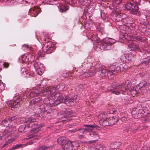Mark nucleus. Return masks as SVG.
I'll list each match as a JSON object with an SVG mask.
<instances>
[{
    "label": "nucleus",
    "mask_w": 150,
    "mask_h": 150,
    "mask_svg": "<svg viewBox=\"0 0 150 150\" xmlns=\"http://www.w3.org/2000/svg\"><path fill=\"white\" fill-rule=\"evenodd\" d=\"M58 89L55 87H52L50 89V94L53 99L55 103L58 105L60 103H63L64 98L62 94L58 92H56Z\"/></svg>",
    "instance_id": "f257e3e1"
},
{
    "label": "nucleus",
    "mask_w": 150,
    "mask_h": 150,
    "mask_svg": "<svg viewBox=\"0 0 150 150\" xmlns=\"http://www.w3.org/2000/svg\"><path fill=\"white\" fill-rule=\"evenodd\" d=\"M115 42V40L110 38L103 39L100 43V48L101 50H108L110 49L111 46Z\"/></svg>",
    "instance_id": "f03ea898"
},
{
    "label": "nucleus",
    "mask_w": 150,
    "mask_h": 150,
    "mask_svg": "<svg viewBox=\"0 0 150 150\" xmlns=\"http://www.w3.org/2000/svg\"><path fill=\"white\" fill-rule=\"evenodd\" d=\"M119 118L118 116H115L112 117H110L108 119V122L105 120V119L103 118L99 120V123L103 126H107L108 125H113L116 123L119 120Z\"/></svg>",
    "instance_id": "7ed1b4c3"
},
{
    "label": "nucleus",
    "mask_w": 150,
    "mask_h": 150,
    "mask_svg": "<svg viewBox=\"0 0 150 150\" xmlns=\"http://www.w3.org/2000/svg\"><path fill=\"white\" fill-rule=\"evenodd\" d=\"M55 49V45L51 41L45 42L44 43L42 47V50L48 54L51 53Z\"/></svg>",
    "instance_id": "20e7f679"
},
{
    "label": "nucleus",
    "mask_w": 150,
    "mask_h": 150,
    "mask_svg": "<svg viewBox=\"0 0 150 150\" xmlns=\"http://www.w3.org/2000/svg\"><path fill=\"white\" fill-rule=\"evenodd\" d=\"M125 89L126 91H129L130 92L133 94L137 92V90L136 89H134L135 86L134 84H132L129 81L127 80L125 81Z\"/></svg>",
    "instance_id": "39448f33"
},
{
    "label": "nucleus",
    "mask_w": 150,
    "mask_h": 150,
    "mask_svg": "<svg viewBox=\"0 0 150 150\" xmlns=\"http://www.w3.org/2000/svg\"><path fill=\"white\" fill-rule=\"evenodd\" d=\"M149 83H148V84ZM147 82L146 81H142L139 83L138 86L139 89H142L141 92L142 94L148 95L147 92L146 90V87H148V85H147V86L145 88L147 85Z\"/></svg>",
    "instance_id": "423d86ee"
},
{
    "label": "nucleus",
    "mask_w": 150,
    "mask_h": 150,
    "mask_svg": "<svg viewBox=\"0 0 150 150\" xmlns=\"http://www.w3.org/2000/svg\"><path fill=\"white\" fill-rule=\"evenodd\" d=\"M63 103L68 106H72L74 105V100L72 98H71L69 96H65L64 98Z\"/></svg>",
    "instance_id": "0eeeda50"
},
{
    "label": "nucleus",
    "mask_w": 150,
    "mask_h": 150,
    "mask_svg": "<svg viewBox=\"0 0 150 150\" xmlns=\"http://www.w3.org/2000/svg\"><path fill=\"white\" fill-rule=\"evenodd\" d=\"M33 141H29L24 144H18L11 147L10 149H9V150H14L16 149L20 148L21 147H23L28 145L32 144H33Z\"/></svg>",
    "instance_id": "6e6552de"
},
{
    "label": "nucleus",
    "mask_w": 150,
    "mask_h": 150,
    "mask_svg": "<svg viewBox=\"0 0 150 150\" xmlns=\"http://www.w3.org/2000/svg\"><path fill=\"white\" fill-rule=\"evenodd\" d=\"M129 43L130 44L128 45V48L130 50L140 51V48L137 45L133 43L132 41H130Z\"/></svg>",
    "instance_id": "1a4fd4ad"
},
{
    "label": "nucleus",
    "mask_w": 150,
    "mask_h": 150,
    "mask_svg": "<svg viewBox=\"0 0 150 150\" xmlns=\"http://www.w3.org/2000/svg\"><path fill=\"white\" fill-rule=\"evenodd\" d=\"M124 85L125 84L123 83H119L116 85L113 88L116 91H119L120 92V91H125V89Z\"/></svg>",
    "instance_id": "9d476101"
},
{
    "label": "nucleus",
    "mask_w": 150,
    "mask_h": 150,
    "mask_svg": "<svg viewBox=\"0 0 150 150\" xmlns=\"http://www.w3.org/2000/svg\"><path fill=\"white\" fill-rule=\"evenodd\" d=\"M33 128V130H32V132H35V133L38 132L40 130L39 129L40 127V126L38 125V122L37 121H35L32 125V126Z\"/></svg>",
    "instance_id": "9b49d317"
},
{
    "label": "nucleus",
    "mask_w": 150,
    "mask_h": 150,
    "mask_svg": "<svg viewBox=\"0 0 150 150\" xmlns=\"http://www.w3.org/2000/svg\"><path fill=\"white\" fill-rule=\"evenodd\" d=\"M85 126L87 127L85 129H80V130H81V132L84 133L86 131L88 132H90L92 131V128L95 127L93 125H84Z\"/></svg>",
    "instance_id": "f8f14e48"
},
{
    "label": "nucleus",
    "mask_w": 150,
    "mask_h": 150,
    "mask_svg": "<svg viewBox=\"0 0 150 150\" xmlns=\"http://www.w3.org/2000/svg\"><path fill=\"white\" fill-rule=\"evenodd\" d=\"M57 6L59 9V11L62 13L66 12L69 9V7L63 5L61 4H59Z\"/></svg>",
    "instance_id": "ddd939ff"
},
{
    "label": "nucleus",
    "mask_w": 150,
    "mask_h": 150,
    "mask_svg": "<svg viewBox=\"0 0 150 150\" xmlns=\"http://www.w3.org/2000/svg\"><path fill=\"white\" fill-rule=\"evenodd\" d=\"M139 9V8L138 6L135 4H134L131 10L130 11V12L131 14H135L138 11Z\"/></svg>",
    "instance_id": "4468645a"
},
{
    "label": "nucleus",
    "mask_w": 150,
    "mask_h": 150,
    "mask_svg": "<svg viewBox=\"0 0 150 150\" xmlns=\"http://www.w3.org/2000/svg\"><path fill=\"white\" fill-rule=\"evenodd\" d=\"M31 12L33 14V15L32 16L35 17H36L39 13L40 9L38 7H35L31 9Z\"/></svg>",
    "instance_id": "2eb2a0df"
},
{
    "label": "nucleus",
    "mask_w": 150,
    "mask_h": 150,
    "mask_svg": "<svg viewBox=\"0 0 150 150\" xmlns=\"http://www.w3.org/2000/svg\"><path fill=\"white\" fill-rule=\"evenodd\" d=\"M116 74V73H114L112 70L111 71L107 70L106 76H107L109 79H111L113 78L114 75Z\"/></svg>",
    "instance_id": "dca6fc26"
},
{
    "label": "nucleus",
    "mask_w": 150,
    "mask_h": 150,
    "mask_svg": "<svg viewBox=\"0 0 150 150\" xmlns=\"http://www.w3.org/2000/svg\"><path fill=\"white\" fill-rule=\"evenodd\" d=\"M122 1V0H113L112 4V6H113V8H111L118 9V8L116 7V6L120 4L121 3Z\"/></svg>",
    "instance_id": "f3484780"
},
{
    "label": "nucleus",
    "mask_w": 150,
    "mask_h": 150,
    "mask_svg": "<svg viewBox=\"0 0 150 150\" xmlns=\"http://www.w3.org/2000/svg\"><path fill=\"white\" fill-rule=\"evenodd\" d=\"M18 103V101H17V100H16V101H10L8 103V105L11 107V108H14L17 107L18 105H17Z\"/></svg>",
    "instance_id": "a211bd4d"
},
{
    "label": "nucleus",
    "mask_w": 150,
    "mask_h": 150,
    "mask_svg": "<svg viewBox=\"0 0 150 150\" xmlns=\"http://www.w3.org/2000/svg\"><path fill=\"white\" fill-rule=\"evenodd\" d=\"M138 110L139 114L138 115L139 118L144 117L146 116V113L143 109L142 108H141L140 109L138 108Z\"/></svg>",
    "instance_id": "6ab92c4d"
},
{
    "label": "nucleus",
    "mask_w": 150,
    "mask_h": 150,
    "mask_svg": "<svg viewBox=\"0 0 150 150\" xmlns=\"http://www.w3.org/2000/svg\"><path fill=\"white\" fill-rule=\"evenodd\" d=\"M138 112V108L133 109L131 113L132 116L135 118H139L138 115L139 114Z\"/></svg>",
    "instance_id": "aec40b11"
},
{
    "label": "nucleus",
    "mask_w": 150,
    "mask_h": 150,
    "mask_svg": "<svg viewBox=\"0 0 150 150\" xmlns=\"http://www.w3.org/2000/svg\"><path fill=\"white\" fill-rule=\"evenodd\" d=\"M111 86H109L108 87L107 90L108 91H111L112 93L115 94L116 95H118L120 93L119 91H116Z\"/></svg>",
    "instance_id": "412c9836"
},
{
    "label": "nucleus",
    "mask_w": 150,
    "mask_h": 150,
    "mask_svg": "<svg viewBox=\"0 0 150 150\" xmlns=\"http://www.w3.org/2000/svg\"><path fill=\"white\" fill-rule=\"evenodd\" d=\"M18 118V117L17 116H13L10 118L8 120H5L3 121L2 122L3 124H4V122L5 123L9 124V122H12V121Z\"/></svg>",
    "instance_id": "4be33fe9"
},
{
    "label": "nucleus",
    "mask_w": 150,
    "mask_h": 150,
    "mask_svg": "<svg viewBox=\"0 0 150 150\" xmlns=\"http://www.w3.org/2000/svg\"><path fill=\"white\" fill-rule=\"evenodd\" d=\"M41 100V99L40 97H36L35 98L32 99L30 102V104L31 105L35 104L37 103L38 102L40 101Z\"/></svg>",
    "instance_id": "5701e85b"
},
{
    "label": "nucleus",
    "mask_w": 150,
    "mask_h": 150,
    "mask_svg": "<svg viewBox=\"0 0 150 150\" xmlns=\"http://www.w3.org/2000/svg\"><path fill=\"white\" fill-rule=\"evenodd\" d=\"M118 14V11L116 10L113 11L112 13L111 18L113 20L116 21L117 19V16Z\"/></svg>",
    "instance_id": "b1692460"
},
{
    "label": "nucleus",
    "mask_w": 150,
    "mask_h": 150,
    "mask_svg": "<svg viewBox=\"0 0 150 150\" xmlns=\"http://www.w3.org/2000/svg\"><path fill=\"white\" fill-rule=\"evenodd\" d=\"M88 38L91 39L92 41L93 42H97L98 41V39L96 36L92 33L90 34Z\"/></svg>",
    "instance_id": "393cba45"
},
{
    "label": "nucleus",
    "mask_w": 150,
    "mask_h": 150,
    "mask_svg": "<svg viewBox=\"0 0 150 150\" xmlns=\"http://www.w3.org/2000/svg\"><path fill=\"white\" fill-rule=\"evenodd\" d=\"M34 67L36 70L42 68L44 67L42 64L40 63V62L36 61L34 64Z\"/></svg>",
    "instance_id": "a878e982"
},
{
    "label": "nucleus",
    "mask_w": 150,
    "mask_h": 150,
    "mask_svg": "<svg viewBox=\"0 0 150 150\" xmlns=\"http://www.w3.org/2000/svg\"><path fill=\"white\" fill-rule=\"evenodd\" d=\"M122 100L124 101L125 103L126 104H130L131 102L129 100L128 97L126 96H125L122 98Z\"/></svg>",
    "instance_id": "bb28decb"
},
{
    "label": "nucleus",
    "mask_w": 150,
    "mask_h": 150,
    "mask_svg": "<svg viewBox=\"0 0 150 150\" xmlns=\"http://www.w3.org/2000/svg\"><path fill=\"white\" fill-rule=\"evenodd\" d=\"M21 58L22 60V63L23 64L25 63H28L29 62V59L26 56L23 55L22 56Z\"/></svg>",
    "instance_id": "cd10ccee"
},
{
    "label": "nucleus",
    "mask_w": 150,
    "mask_h": 150,
    "mask_svg": "<svg viewBox=\"0 0 150 150\" xmlns=\"http://www.w3.org/2000/svg\"><path fill=\"white\" fill-rule=\"evenodd\" d=\"M39 91L38 90H33L30 93V97H33L39 94Z\"/></svg>",
    "instance_id": "c85d7f7f"
},
{
    "label": "nucleus",
    "mask_w": 150,
    "mask_h": 150,
    "mask_svg": "<svg viewBox=\"0 0 150 150\" xmlns=\"http://www.w3.org/2000/svg\"><path fill=\"white\" fill-rule=\"evenodd\" d=\"M112 67L114 69H113L112 70L114 73H117L120 71V68L118 66H113Z\"/></svg>",
    "instance_id": "c756f323"
},
{
    "label": "nucleus",
    "mask_w": 150,
    "mask_h": 150,
    "mask_svg": "<svg viewBox=\"0 0 150 150\" xmlns=\"http://www.w3.org/2000/svg\"><path fill=\"white\" fill-rule=\"evenodd\" d=\"M134 4L131 3H127L125 5V8L126 9L130 11Z\"/></svg>",
    "instance_id": "7c9ffc66"
},
{
    "label": "nucleus",
    "mask_w": 150,
    "mask_h": 150,
    "mask_svg": "<svg viewBox=\"0 0 150 150\" xmlns=\"http://www.w3.org/2000/svg\"><path fill=\"white\" fill-rule=\"evenodd\" d=\"M99 74L103 76H105L107 70L103 69L99 70L98 71Z\"/></svg>",
    "instance_id": "2f4dec72"
},
{
    "label": "nucleus",
    "mask_w": 150,
    "mask_h": 150,
    "mask_svg": "<svg viewBox=\"0 0 150 150\" xmlns=\"http://www.w3.org/2000/svg\"><path fill=\"white\" fill-rule=\"evenodd\" d=\"M36 121V119L33 117H29L26 121V122L28 123H31L34 122Z\"/></svg>",
    "instance_id": "473e14b6"
},
{
    "label": "nucleus",
    "mask_w": 150,
    "mask_h": 150,
    "mask_svg": "<svg viewBox=\"0 0 150 150\" xmlns=\"http://www.w3.org/2000/svg\"><path fill=\"white\" fill-rule=\"evenodd\" d=\"M44 67H42V68H40L38 69H37L36 70L37 73L39 75H41L44 72Z\"/></svg>",
    "instance_id": "72a5a7b5"
},
{
    "label": "nucleus",
    "mask_w": 150,
    "mask_h": 150,
    "mask_svg": "<svg viewBox=\"0 0 150 150\" xmlns=\"http://www.w3.org/2000/svg\"><path fill=\"white\" fill-rule=\"evenodd\" d=\"M72 74L73 73L70 72H68L67 73H64L63 74L62 76L65 78L71 77L72 76L71 74Z\"/></svg>",
    "instance_id": "f704fd0d"
},
{
    "label": "nucleus",
    "mask_w": 150,
    "mask_h": 150,
    "mask_svg": "<svg viewBox=\"0 0 150 150\" xmlns=\"http://www.w3.org/2000/svg\"><path fill=\"white\" fill-rule=\"evenodd\" d=\"M42 50L39 51L38 53V55L39 57H43L45 55V53Z\"/></svg>",
    "instance_id": "c9c22d12"
},
{
    "label": "nucleus",
    "mask_w": 150,
    "mask_h": 150,
    "mask_svg": "<svg viewBox=\"0 0 150 150\" xmlns=\"http://www.w3.org/2000/svg\"><path fill=\"white\" fill-rule=\"evenodd\" d=\"M122 16L123 14L121 13L120 11H118V14L117 16V19H116V21H120L121 20V17Z\"/></svg>",
    "instance_id": "e433bc0d"
},
{
    "label": "nucleus",
    "mask_w": 150,
    "mask_h": 150,
    "mask_svg": "<svg viewBox=\"0 0 150 150\" xmlns=\"http://www.w3.org/2000/svg\"><path fill=\"white\" fill-rule=\"evenodd\" d=\"M88 72L89 74L88 75V76H93L95 75L96 74V72L94 70L91 71V70H89L88 71Z\"/></svg>",
    "instance_id": "4c0bfd02"
},
{
    "label": "nucleus",
    "mask_w": 150,
    "mask_h": 150,
    "mask_svg": "<svg viewBox=\"0 0 150 150\" xmlns=\"http://www.w3.org/2000/svg\"><path fill=\"white\" fill-rule=\"evenodd\" d=\"M103 66L100 64H98L96 65L95 66V68H96V70L97 71H98L99 70H101L102 69Z\"/></svg>",
    "instance_id": "58836bf2"
},
{
    "label": "nucleus",
    "mask_w": 150,
    "mask_h": 150,
    "mask_svg": "<svg viewBox=\"0 0 150 150\" xmlns=\"http://www.w3.org/2000/svg\"><path fill=\"white\" fill-rule=\"evenodd\" d=\"M25 125L21 126L18 128V131L20 132H22L23 131L25 128Z\"/></svg>",
    "instance_id": "ea45409f"
},
{
    "label": "nucleus",
    "mask_w": 150,
    "mask_h": 150,
    "mask_svg": "<svg viewBox=\"0 0 150 150\" xmlns=\"http://www.w3.org/2000/svg\"><path fill=\"white\" fill-rule=\"evenodd\" d=\"M72 111L70 110H67L64 112L67 117L69 116V115L72 114Z\"/></svg>",
    "instance_id": "a19ab883"
},
{
    "label": "nucleus",
    "mask_w": 150,
    "mask_h": 150,
    "mask_svg": "<svg viewBox=\"0 0 150 150\" xmlns=\"http://www.w3.org/2000/svg\"><path fill=\"white\" fill-rule=\"evenodd\" d=\"M148 87H146V90L147 92V95L150 96V83H149L148 84Z\"/></svg>",
    "instance_id": "79ce46f5"
},
{
    "label": "nucleus",
    "mask_w": 150,
    "mask_h": 150,
    "mask_svg": "<svg viewBox=\"0 0 150 150\" xmlns=\"http://www.w3.org/2000/svg\"><path fill=\"white\" fill-rule=\"evenodd\" d=\"M128 59L129 61L130 60V62H132L134 60V57L131 54H129L128 56Z\"/></svg>",
    "instance_id": "37998d69"
},
{
    "label": "nucleus",
    "mask_w": 150,
    "mask_h": 150,
    "mask_svg": "<svg viewBox=\"0 0 150 150\" xmlns=\"http://www.w3.org/2000/svg\"><path fill=\"white\" fill-rule=\"evenodd\" d=\"M5 87L4 84L1 83H0V92H1L3 90H4Z\"/></svg>",
    "instance_id": "c03bdc74"
},
{
    "label": "nucleus",
    "mask_w": 150,
    "mask_h": 150,
    "mask_svg": "<svg viewBox=\"0 0 150 150\" xmlns=\"http://www.w3.org/2000/svg\"><path fill=\"white\" fill-rule=\"evenodd\" d=\"M133 39L140 42H142L143 40L140 37L138 36H135L134 38Z\"/></svg>",
    "instance_id": "a18cd8bd"
},
{
    "label": "nucleus",
    "mask_w": 150,
    "mask_h": 150,
    "mask_svg": "<svg viewBox=\"0 0 150 150\" xmlns=\"http://www.w3.org/2000/svg\"><path fill=\"white\" fill-rule=\"evenodd\" d=\"M80 129H74L72 130H70L69 131V133L74 132H76L77 131H79L81 132V130H79Z\"/></svg>",
    "instance_id": "49530a36"
},
{
    "label": "nucleus",
    "mask_w": 150,
    "mask_h": 150,
    "mask_svg": "<svg viewBox=\"0 0 150 150\" xmlns=\"http://www.w3.org/2000/svg\"><path fill=\"white\" fill-rule=\"evenodd\" d=\"M116 110L115 108L111 109H110L108 112H109V113L113 114L115 112H116Z\"/></svg>",
    "instance_id": "de8ad7c7"
},
{
    "label": "nucleus",
    "mask_w": 150,
    "mask_h": 150,
    "mask_svg": "<svg viewBox=\"0 0 150 150\" xmlns=\"http://www.w3.org/2000/svg\"><path fill=\"white\" fill-rule=\"evenodd\" d=\"M34 137V136L33 134H31L28 136L27 137L25 138L26 140H28L30 139L33 138Z\"/></svg>",
    "instance_id": "09e8293b"
},
{
    "label": "nucleus",
    "mask_w": 150,
    "mask_h": 150,
    "mask_svg": "<svg viewBox=\"0 0 150 150\" xmlns=\"http://www.w3.org/2000/svg\"><path fill=\"white\" fill-rule=\"evenodd\" d=\"M89 74H88V71H86L83 74V75H84V76L85 77H90V76H88V75Z\"/></svg>",
    "instance_id": "8fccbe9b"
},
{
    "label": "nucleus",
    "mask_w": 150,
    "mask_h": 150,
    "mask_svg": "<svg viewBox=\"0 0 150 150\" xmlns=\"http://www.w3.org/2000/svg\"><path fill=\"white\" fill-rule=\"evenodd\" d=\"M100 14L101 17L103 18H105L106 17V14L102 11H100Z\"/></svg>",
    "instance_id": "3c124183"
},
{
    "label": "nucleus",
    "mask_w": 150,
    "mask_h": 150,
    "mask_svg": "<svg viewBox=\"0 0 150 150\" xmlns=\"http://www.w3.org/2000/svg\"><path fill=\"white\" fill-rule=\"evenodd\" d=\"M51 147L50 146H42L41 147V148L42 149H46L48 148H50Z\"/></svg>",
    "instance_id": "603ef678"
},
{
    "label": "nucleus",
    "mask_w": 150,
    "mask_h": 150,
    "mask_svg": "<svg viewBox=\"0 0 150 150\" xmlns=\"http://www.w3.org/2000/svg\"><path fill=\"white\" fill-rule=\"evenodd\" d=\"M25 48L27 49H29V46L27 45H24L22 46V49L23 50H25Z\"/></svg>",
    "instance_id": "864d4df0"
},
{
    "label": "nucleus",
    "mask_w": 150,
    "mask_h": 150,
    "mask_svg": "<svg viewBox=\"0 0 150 150\" xmlns=\"http://www.w3.org/2000/svg\"><path fill=\"white\" fill-rule=\"evenodd\" d=\"M64 138H65L64 137H60L58 139L57 141H65L66 140Z\"/></svg>",
    "instance_id": "5fc2aeb1"
},
{
    "label": "nucleus",
    "mask_w": 150,
    "mask_h": 150,
    "mask_svg": "<svg viewBox=\"0 0 150 150\" xmlns=\"http://www.w3.org/2000/svg\"><path fill=\"white\" fill-rule=\"evenodd\" d=\"M18 138V136H16L14 137H13L12 138V140H15L16 139Z\"/></svg>",
    "instance_id": "6e6d98bb"
},
{
    "label": "nucleus",
    "mask_w": 150,
    "mask_h": 150,
    "mask_svg": "<svg viewBox=\"0 0 150 150\" xmlns=\"http://www.w3.org/2000/svg\"><path fill=\"white\" fill-rule=\"evenodd\" d=\"M84 136L83 135H80L79 136V138H80L81 139L82 138H83L84 137Z\"/></svg>",
    "instance_id": "4d7b16f0"
},
{
    "label": "nucleus",
    "mask_w": 150,
    "mask_h": 150,
    "mask_svg": "<svg viewBox=\"0 0 150 150\" xmlns=\"http://www.w3.org/2000/svg\"><path fill=\"white\" fill-rule=\"evenodd\" d=\"M135 24H134L132 23L131 24L130 26L131 27H134L135 26Z\"/></svg>",
    "instance_id": "13d9d810"
},
{
    "label": "nucleus",
    "mask_w": 150,
    "mask_h": 150,
    "mask_svg": "<svg viewBox=\"0 0 150 150\" xmlns=\"http://www.w3.org/2000/svg\"><path fill=\"white\" fill-rule=\"evenodd\" d=\"M125 119H126L124 117H123V118H122V121H125Z\"/></svg>",
    "instance_id": "bf43d9fd"
},
{
    "label": "nucleus",
    "mask_w": 150,
    "mask_h": 150,
    "mask_svg": "<svg viewBox=\"0 0 150 150\" xmlns=\"http://www.w3.org/2000/svg\"><path fill=\"white\" fill-rule=\"evenodd\" d=\"M46 1L47 4H50V3H49L50 2L49 0H46Z\"/></svg>",
    "instance_id": "052dcab7"
},
{
    "label": "nucleus",
    "mask_w": 150,
    "mask_h": 150,
    "mask_svg": "<svg viewBox=\"0 0 150 150\" xmlns=\"http://www.w3.org/2000/svg\"><path fill=\"white\" fill-rule=\"evenodd\" d=\"M25 73H26V74H29V73L28 72H27V71H26V70H25Z\"/></svg>",
    "instance_id": "680f3d73"
},
{
    "label": "nucleus",
    "mask_w": 150,
    "mask_h": 150,
    "mask_svg": "<svg viewBox=\"0 0 150 150\" xmlns=\"http://www.w3.org/2000/svg\"><path fill=\"white\" fill-rule=\"evenodd\" d=\"M16 100H17V101H18V103H19V101L21 100L18 99H16Z\"/></svg>",
    "instance_id": "e2e57ef3"
},
{
    "label": "nucleus",
    "mask_w": 150,
    "mask_h": 150,
    "mask_svg": "<svg viewBox=\"0 0 150 150\" xmlns=\"http://www.w3.org/2000/svg\"><path fill=\"white\" fill-rule=\"evenodd\" d=\"M90 142H90V143H93L95 142V141H91Z\"/></svg>",
    "instance_id": "0e129e2a"
},
{
    "label": "nucleus",
    "mask_w": 150,
    "mask_h": 150,
    "mask_svg": "<svg viewBox=\"0 0 150 150\" xmlns=\"http://www.w3.org/2000/svg\"><path fill=\"white\" fill-rule=\"evenodd\" d=\"M61 86H62V87H63V88H64V87H65V86H64V85H61Z\"/></svg>",
    "instance_id": "69168bd1"
},
{
    "label": "nucleus",
    "mask_w": 150,
    "mask_h": 150,
    "mask_svg": "<svg viewBox=\"0 0 150 150\" xmlns=\"http://www.w3.org/2000/svg\"><path fill=\"white\" fill-rule=\"evenodd\" d=\"M57 142L59 143V142H61L62 141H59V142H58V141H57Z\"/></svg>",
    "instance_id": "338daca9"
},
{
    "label": "nucleus",
    "mask_w": 150,
    "mask_h": 150,
    "mask_svg": "<svg viewBox=\"0 0 150 150\" xmlns=\"http://www.w3.org/2000/svg\"><path fill=\"white\" fill-rule=\"evenodd\" d=\"M31 49H32L31 48V47H30V48H29V49H30V50H31Z\"/></svg>",
    "instance_id": "774afa93"
}]
</instances>
